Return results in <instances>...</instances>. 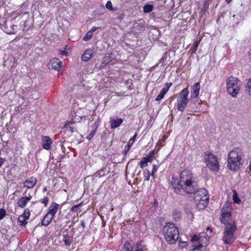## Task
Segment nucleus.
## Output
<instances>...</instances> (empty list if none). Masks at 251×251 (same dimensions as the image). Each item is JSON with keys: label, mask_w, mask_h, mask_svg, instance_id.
Instances as JSON below:
<instances>
[{"label": "nucleus", "mask_w": 251, "mask_h": 251, "mask_svg": "<svg viewBox=\"0 0 251 251\" xmlns=\"http://www.w3.org/2000/svg\"><path fill=\"white\" fill-rule=\"evenodd\" d=\"M168 91V90L167 89H166V88L164 87L162 88V89L161 90L160 92H161L163 94L165 95V94H166V93Z\"/></svg>", "instance_id": "obj_52"}, {"label": "nucleus", "mask_w": 251, "mask_h": 251, "mask_svg": "<svg viewBox=\"0 0 251 251\" xmlns=\"http://www.w3.org/2000/svg\"><path fill=\"white\" fill-rule=\"evenodd\" d=\"M42 147L46 150H49L50 148V145L52 144V140L49 136H43L42 138Z\"/></svg>", "instance_id": "obj_18"}, {"label": "nucleus", "mask_w": 251, "mask_h": 251, "mask_svg": "<svg viewBox=\"0 0 251 251\" xmlns=\"http://www.w3.org/2000/svg\"><path fill=\"white\" fill-rule=\"evenodd\" d=\"M61 61L56 58H52L48 63L49 69H53L55 70H59L61 67Z\"/></svg>", "instance_id": "obj_15"}, {"label": "nucleus", "mask_w": 251, "mask_h": 251, "mask_svg": "<svg viewBox=\"0 0 251 251\" xmlns=\"http://www.w3.org/2000/svg\"><path fill=\"white\" fill-rule=\"evenodd\" d=\"M203 246H204L203 243H199L198 246H196L195 247H194L191 250V251H201L200 249Z\"/></svg>", "instance_id": "obj_33"}, {"label": "nucleus", "mask_w": 251, "mask_h": 251, "mask_svg": "<svg viewBox=\"0 0 251 251\" xmlns=\"http://www.w3.org/2000/svg\"><path fill=\"white\" fill-rule=\"evenodd\" d=\"M130 147H131V146H130L128 144H127L126 146V147L125 148L124 151L125 155H126L128 151L130 150Z\"/></svg>", "instance_id": "obj_45"}, {"label": "nucleus", "mask_w": 251, "mask_h": 251, "mask_svg": "<svg viewBox=\"0 0 251 251\" xmlns=\"http://www.w3.org/2000/svg\"><path fill=\"white\" fill-rule=\"evenodd\" d=\"M173 111H174L173 110H172V116H173V115H174V114H173ZM175 111V112H176V111Z\"/></svg>", "instance_id": "obj_59"}, {"label": "nucleus", "mask_w": 251, "mask_h": 251, "mask_svg": "<svg viewBox=\"0 0 251 251\" xmlns=\"http://www.w3.org/2000/svg\"><path fill=\"white\" fill-rule=\"evenodd\" d=\"M244 156L243 151L240 148H235L231 150L228 154L227 166L232 171L238 170L242 166L241 162Z\"/></svg>", "instance_id": "obj_1"}, {"label": "nucleus", "mask_w": 251, "mask_h": 251, "mask_svg": "<svg viewBox=\"0 0 251 251\" xmlns=\"http://www.w3.org/2000/svg\"><path fill=\"white\" fill-rule=\"evenodd\" d=\"M193 179L194 177L191 172L189 170H184L180 173L179 179L175 177L174 175H172V185L175 189V187L181 186Z\"/></svg>", "instance_id": "obj_3"}, {"label": "nucleus", "mask_w": 251, "mask_h": 251, "mask_svg": "<svg viewBox=\"0 0 251 251\" xmlns=\"http://www.w3.org/2000/svg\"><path fill=\"white\" fill-rule=\"evenodd\" d=\"M199 189V186L197 182L194 181V178L182 184L177 187H175L174 192L179 194L184 191L188 194H192L195 193Z\"/></svg>", "instance_id": "obj_4"}, {"label": "nucleus", "mask_w": 251, "mask_h": 251, "mask_svg": "<svg viewBox=\"0 0 251 251\" xmlns=\"http://www.w3.org/2000/svg\"><path fill=\"white\" fill-rule=\"evenodd\" d=\"M188 88H185L181 90L177 98V108L178 110L184 109L189 101L188 96L189 94Z\"/></svg>", "instance_id": "obj_7"}, {"label": "nucleus", "mask_w": 251, "mask_h": 251, "mask_svg": "<svg viewBox=\"0 0 251 251\" xmlns=\"http://www.w3.org/2000/svg\"><path fill=\"white\" fill-rule=\"evenodd\" d=\"M93 35V33L90 32V31L87 32L85 36L83 37V40L87 41L91 39Z\"/></svg>", "instance_id": "obj_35"}, {"label": "nucleus", "mask_w": 251, "mask_h": 251, "mask_svg": "<svg viewBox=\"0 0 251 251\" xmlns=\"http://www.w3.org/2000/svg\"><path fill=\"white\" fill-rule=\"evenodd\" d=\"M114 55L113 53L106 54L103 58V63L108 64L114 59Z\"/></svg>", "instance_id": "obj_23"}, {"label": "nucleus", "mask_w": 251, "mask_h": 251, "mask_svg": "<svg viewBox=\"0 0 251 251\" xmlns=\"http://www.w3.org/2000/svg\"><path fill=\"white\" fill-rule=\"evenodd\" d=\"M241 82L235 77H229L226 80L227 91L228 93L234 97L240 91Z\"/></svg>", "instance_id": "obj_5"}, {"label": "nucleus", "mask_w": 251, "mask_h": 251, "mask_svg": "<svg viewBox=\"0 0 251 251\" xmlns=\"http://www.w3.org/2000/svg\"><path fill=\"white\" fill-rule=\"evenodd\" d=\"M206 230H207V231H209L210 233L212 232V229L210 227H207V228H206Z\"/></svg>", "instance_id": "obj_56"}, {"label": "nucleus", "mask_w": 251, "mask_h": 251, "mask_svg": "<svg viewBox=\"0 0 251 251\" xmlns=\"http://www.w3.org/2000/svg\"><path fill=\"white\" fill-rule=\"evenodd\" d=\"M37 182V179L33 176L27 178L24 182V186L28 189L32 188Z\"/></svg>", "instance_id": "obj_17"}, {"label": "nucleus", "mask_w": 251, "mask_h": 251, "mask_svg": "<svg viewBox=\"0 0 251 251\" xmlns=\"http://www.w3.org/2000/svg\"><path fill=\"white\" fill-rule=\"evenodd\" d=\"M250 171L251 172V164L250 165Z\"/></svg>", "instance_id": "obj_60"}, {"label": "nucleus", "mask_w": 251, "mask_h": 251, "mask_svg": "<svg viewBox=\"0 0 251 251\" xmlns=\"http://www.w3.org/2000/svg\"><path fill=\"white\" fill-rule=\"evenodd\" d=\"M246 87L248 93L251 95V77L249 79Z\"/></svg>", "instance_id": "obj_31"}, {"label": "nucleus", "mask_w": 251, "mask_h": 251, "mask_svg": "<svg viewBox=\"0 0 251 251\" xmlns=\"http://www.w3.org/2000/svg\"><path fill=\"white\" fill-rule=\"evenodd\" d=\"M109 123L112 129H115L119 127L123 122V119L118 118L114 116H111L109 118Z\"/></svg>", "instance_id": "obj_14"}, {"label": "nucleus", "mask_w": 251, "mask_h": 251, "mask_svg": "<svg viewBox=\"0 0 251 251\" xmlns=\"http://www.w3.org/2000/svg\"><path fill=\"white\" fill-rule=\"evenodd\" d=\"M58 206L59 205L56 203H52L50 206L49 211L47 213L50 215L52 217H53L58 210Z\"/></svg>", "instance_id": "obj_20"}, {"label": "nucleus", "mask_w": 251, "mask_h": 251, "mask_svg": "<svg viewBox=\"0 0 251 251\" xmlns=\"http://www.w3.org/2000/svg\"><path fill=\"white\" fill-rule=\"evenodd\" d=\"M63 241L65 245L69 246L72 243V238L68 234L63 235Z\"/></svg>", "instance_id": "obj_24"}, {"label": "nucleus", "mask_w": 251, "mask_h": 251, "mask_svg": "<svg viewBox=\"0 0 251 251\" xmlns=\"http://www.w3.org/2000/svg\"><path fill=\"white\" fill-rule=\"evenodd\" d=\"M237 225H236L234 220H230L228 223L225 225L224 232L235 234V232L237 230Z\"/></svg>", "instance_id": "obj_12"}, {"label": "nucleus", "mask_w": 251, "mask_h": 251, "mask_svg": "<svg viewBox=\"0 0 251 251\" xmlns=\"http://www.w3.org/2000/svg\"><path fill=\"white\" fill-rule=\"evenodd\" d=\"M233 197V200L235 202L239 203V202H241V200L238 198L236 193L234 194Z\"/></svg>", "instance_id": "obj_40"}, {"label": "nucleus", "mask_w": 251, "mask_h": 251, "mask_svg": "<svg viewBox=\"0 0 251 251\" xmlns=\"http://www.w3.org/2000/svg\"><path fill=\"white\" fill-rule=\"evenodd\" d=\"M200 82L195 83L192 86V90L191 92V99H197L199 94L200 90Z\"/></svg>", "instance_id": "obj_16"}, {"label": "nucleus", "mask_w": 251, "mask_h": 251, "mask_svg": "<svg viewBox=\"0 0 251 251\" xmlns=\"http://www.w3.org/2000/svg\"><path fill=\"white\" fill-rule=\"evenodd\" d=\"M144 177H145V179L146 180H149L150 179V173L149 171H148L147 174L145 175Z\"/></svg>", "instance_id": "obj_48"}, {"label": "nucleus", "mask_w": 251, "mask_h": 251, "mask_svg": "<svg viewBox=\"0 0 251 251\" xmlns=\"http://www.w3.org/2000/svg\"><path fill=\"white\" fill-rule=\"evenodd\" d=\"M105 170V168H102L101 170L98 171L97 174H98V175H99L100 176H103L105 175V174H104Z\"/></svg>", "instance_id": "obj_41"}, {"label": "nucleus", "mask_w": 251, "mask_h": 251, "mask_svg": "<svg viewBox=\"0 0 251 251\" xmlns=\"http://www.w3.org/2000/svg\"><path fill=\"white\" fill-rule=\"evenodd\" d=\"M100 118L99 117L98 118V119L94 122V123L93 124V125L91 126V128L92 129H94L95 130H97L98 129L99 125H100Z\"/></svg>", "instance_id": "obj_29"}, {"label": "nucleus", "mask_w": 251, "mask_h": 251, "mask_svg": "<svg viewBox=\"0 0 251 251\" xmlns=\"http://www.w3.org/2000/svg\"><path fill=\"white\" fill-rule=\"evenodd\" d=\"M61 54L67 55L68 54V52L67 51H65V50H61Z\"/></svg>", "instance_id": "obj_54"}, {"label": "nucleus", "mask_w": 251, "mask_h": 251, "mask_svg": "<svg viewBox=\"0 0 251 251\" xmlns=\"http://www.w3.org/2000/svg\"><path fill=\"white\" fill-rule=\"evenodd\" d=\"M235 17L236 16L235 15H233L232 16V19H231V20L232 21H234L233 22V24H235V25H237L239 23V20L238 19H237L236 20H235Z\"/></svg>", "instance_id": "obj_47"}, {"label": "nucleus", "mask_w": 251, "mask_h": 251, "mask_svg": "<svg viewBox=\"0 0 251 251\" xmlns=\"http://www.w3.org/2000/svg\"><path fill=\"white\" fill-rule=\"evenodd\" d=\"M220 215V221L222 224L226 225L230 220H233L231 218V212L226 211L224 208L222 209Z\"/></svg>", "instance_id": "obj_9"}, {"label": "nucleus", "mask_w": 251, "mask_h": 251, "mask_svg": "<svg viewBox=\"0 0 251 251\" xmlns=\"http://www.w3.org/2000/svg\"><path fill=\"white\" fill-rule=\"evenodd\" d=\"M172 85V83H167L165 84V88H166V89L169 90V88H170V87Z\"/></svg>", "instance_id": "obj_50"}, {"label": "nucleus", "mask_w": 251, "mask_h": 251, "mask_svg": "<svg viewBox=\"0 0 251 251\" xmlns=\"http://www.w3.org/2000/svg\"><path fill=\"white\" fill-rule=\"evenodd\" d=\"M98 28H99V27H98L93 26L92 27V28L91 29V30H89V31H90V32L93 33L96 29H97Z\"/></svg>", "instance_id": "obj_51"}, {"label": "nucleus", "mask_w": 251, "mask_h": 251, "mask_svg": "<svg viewBox=\"0 0 251 251\" xmlns=\"http://www.w3.org/2000/svg\"><path fill=\"white\" fill-rule=\"evenodd\" d=\"M206 164L209 170L213 172H218L219 164L217 158L211 152H206L204 157Z\"/></svg>", "instance_id": "obj_6"}, {"label": "nucleus", "mask_w": 251, "mask_h": 251, "mask_svg": "<svg viewBox=\"0 0 251 251\" xmlns=\"http://www.w3.org/2000/svg\"><path fill=\"white\" fill-rule=\"evenodd\" d=\"M164 94H163V93H162L161 92H160L158 95V96L156 97V99H155V100L156 101H159L160 100H161V99H162L164 97Z\"/></svg>", "instance_id": "obj_43"}, {"label": "nucleus", "mask_w": 251, "mask_h": 251, "mask_svg": "<svg viewBox=\"0 0 251 251\" xmlns=\"http://www.w3.org/2000/svg\"><path fill=\"white\" fill-rule=\"evenodd\" d=\"M81 205V203H79L78 204H77V205H74L73 206L72 208H71V210L73 211H77V209Z\"/></svg>", "instance_id": "obj_46"}, {"label": "nucleus", "mask_w": 251, "mask_h": 251, "mask_svg": "<svg viewBox=\"0 0 251 251\" xmlns=\"http://www.w3.org/2000/svg\"><path fill=\"white\" fill-rule=\"evenodd\" d=\"M158 111H156V114H158Z\"/></svg>", "instance_id": "obj_61"}, {"label": "nucleus", "mask_w": 251, "mask_h": 251, "mask_svg": "<svg viewBox=\"0 0 251 251\" xmlns=\"http://www.w3.org/2000/svg\"><path fill=\"white\" fill-rule=\"evenodd\" d=\"M194 194L196 201H203L202 204L204 207L207 205L209 197L208 196V192L205 189H199L197 192L194 193Z\"/></svg>", "instance_id": "obj_8"}, {"label": "nucleus", "mask_w": 251, "mask_h": 251, "mask_svg": "<svg viewBox=\"0 0 251 251\" xmlns=\"http://www.w3.org/2000/svg\"><path fill=\"white\" fill-rule=\"evenodd\" d=\"M156 171V166L155 165H153V169L152 171L151 175H153L154 173Z\"/></svg>", "instance_id": "obj_53"}, {"label": "nucleus", "mask_w": 251, "mask_h": 251, "mask_svg": "<svg viewBox=\"0 0 251 251\" xmlns=\"http://www.w3.org/2000/svg\"><path fill=\"white\" fill-rule=\"evenodd\" d=\"M43 192H45L46 191H47V188L46 187H45L44 188H43Z\"/></svg>", "instance_id": "obj_58"}, {"label": "nucleus", "mask_w": 251, "mask_h": 251, "mask_svg": "<svg viewBox=\"0 0 251 251\" xmlns=\"http://www.w3.org/2000/svg\"><path fill=\"white\" fill-rule=\"evenodd\" d=\"M32 197L29 196L23 197L20 198L17 201L18 205L21 208H24L27 203V202L30 201Z\"/></svg>", "instance_id": "obj_19"}, {"label": "nucleus", "mask_w": 251, "mask_h": 251, "mask_svg": "<svg viewBox=\"0 0 251 251\" xmlns=\"http://www.w3.org/2000/svg\"><path fill=\"white\" fill-rule=\"evenodd\" d=\"M93 50L91 49L87 50L81 56L82 60L84 62L89 61L92 57Z\"/></svg>", "instance_id": "obj_21"}, {"label": "nucleus", "mask_w": 251, "mask_h": 251, "mask_svg": "<svg viewBox=\"0 0 251 251\" xmlns=\"http://www.w3.org/2000/svg\"><path fill=\"white\" fill-rule=\"evenodd\" d=\"M52 218L53 217L47 213L42 221V225L46 226H48L50 224Z\"/></svg>", "instance_id": "obj_22"}, {"label": "nucleus", "mask_w": 251, "mask_h": 251, "mask_svg": "<svg viewBox=\"0 0 251 251\" xmlns=\"http://www.w3.org/2000/svg\"><path fill=\"white\" fill-rule=\"evenodd\" d=\"M105 7L107 9H108L111 11H113V7H112V2H111V1L108 0L107 2V3L105 5Z\"/></svg>", "instance_id": "obj_38"}, {"label": "nucleus", "mask_w": 251, "mask_h": 251, "mask_svg": "<svg viewBox=\"0 0 251 251\" xmlns=\"http://www.w3.org/2000/svg\"><path fill=\"white\" fill-rule=\"evenodd\" d=\"M179 245L182 247V248H184V247H186V246H188V244H187V242H180V244Z\"/></svg>", "instance_id": "obj_49"}, {"label": "nucleus", "mask_w": 251, "mask_h": 251, "mask_svg": "<svg viewBox=\"0 0 251 251\" xmlns=\"http://www.w3.org/2000/svg\"><path fill=\"white\" fill-rule=\"evenodd\" d=\"M130 251H144L143 249V246L140 243H137L136 244L133 245Z\"/></svg>", "instance_id": "obj_25"}, {"label": "nucleus", "mask_w": 251, "mask_h": 251, "mask_svg": "<svg viewBox=\"0 0 251 251\" xmlns=\"http://www.w3.org/2000/svg\"><path fill=\"white\" fill-rule=\"evenodd\" d=\"M153 9V5L151 4L145 5L143 7L144 13H147L151 12Z\"/></svg>", "instance_id": "obj_28"}, {"label": "nucleus", "mask_w": 251, "mask_h": 251, "mask_svg": "<svg viewBox=\"0 0 251 251\" xmlns=\"http://www.w3.org/2000/svg\"><path fill=\"white\" fill-rule=\"evenodd\" d=\"M137 135V133H135L134 136L129 140L128 144L130 146H132L133 143H134V141L135 140V139L136 138V136Z\"/></svg>", "instance_id": "obj_37"}, {"label": "nucleus", "mask_w": 251, "mask_h": 251, "mask_svg": "<svg viewBox=\"0 0 251 251\" xmlns=\"http://www.w3.org/2000/svg\"><path fill=\"white\" fill-rule=\"evenodd\" d=\"M49 199L48 197H45L43 200H41V203L45 204L46 206L49 202Z\"/></svg>", "instance_id": "obj_42"}, {"label": "nucleus", "mask_w": 251, "mask_h": 251, "mask_svg": "<svg viewBox=\"0 0 251 251\" xmlns=\"http://www.w3.org/2000/svg\"><path fill=\"white\" fill-rule=\"evenodd\" d=\"M30 210L27 208L25 210L24 212L21 216H23V217L28 219L30 216Z\"/></svg>", "instance_id": "obj_32"}, {"label": "nucleus", "mask_w": 251, "mask_h": 251, "mask_svg": "<svg viewBox=\"0 0 251 251\" xmlns=\"http://www.w3.org/2000/svg\"><path fill=\"white\" fill-rule=\"evenodd\" d=\"M26 220L27 219L23 217V216H20L18 219V222L21 226H25L27 224Z\"/></svg>", "instance_id": "obj_26"}, {"label": "nucleus", "mask_w": 251, "mask_h": 251, "mask_svg": "<svg viewBox=\"0 0 251 251\" xmlns=\"http://www.w3.org/2000/svg\"><path fill=\"white\" fill-rule=\"evenodd\" d=\"M232 0H226V2L228 4Z\"/></svg>", "instance_id": "obj_57"}, {"label": "nucleus", "mask_w": 251, "mask_h": 251, "mask_svg": "<svg viewBox=\"0 0 251 251\" xmlns=\"http://www.w3.org/2000/svg\"><path fill=\"white\" fill-rule=\"evenodd\" d=\"M236 239L235 234L232 233L225 232L223 233L222 240L225 244H230L234 242Z\"/></svg>", "instance_id": "obj_11"}, {"label": "nucleus", "mask_w": 251, "mask_h": 251, "mask_svg": "<svg viewBox=\"0 0 251 251\" xmlns=\"http://www.w3.org/2000/svg\"><path fill=\"white\" fill-rule=\"evenodd\" d=\"M70 117L73 123H79L81 121L82 118H84L78 111H71L70 113Z\"/></svg>", "instance_id": "obj_13"}, {"label": "nucleus", "mask_w": 251, "mask_h": 251, "mask_svg": "<svg viewBox=\"0 0 251 251\" xmlns=\"http://www.w3.org/2000/svg\"><path fill=\"white\" fill-rule=\"evenodd\" d=\"M199 44V42H198V41L195 42L193 46L190 49V51H191L192 53H195L196 52V51L197 50V48L198 47Z\"/></svg>", "instance_id": "obj_34"}, {"label": "nucleus", "mask_w": 251, "mask_h": 251, "mask_svg": "<svg viewBox=\"0 0 251 251\" xmlns=\"http://www.w3.org/2000/svg\"><path fill=\"white\" fill-rule=\"evenodd\" d=\"M162 231L168 244H173L177 241L179 238L178 229L173 223H167L163 226Z\"/></svg>", "instance_id": "obj_2"}, {"label": "nucleus", "mask_w": 251, "mask_h": 251, "mask_svg": "<svg viewBox=\"0 0 251 251\" xmlns=\"http://www.w3.org/2000/svg\"><path fill=\"white\" fill-rule=\"evenodd\" d=\"M81 225L84 228L85 226V222L84 221H81Z\"/></svg>", "instance_id": "obj_55"}, {"label": "nucleus", "mask_w": 251, "mask_h": 251, "mask_svg": "<svg viewBox=\"0 0 251 251\" xmlns=\"http://www.w3.org/2000/svg\"><path fill=\"white\" fill-rule=\"evenodd\" d=\"M73 124V122H72V121H70V122H68V123H66V124H65V125H64V127H65V128H69H69H70V130H71L72 132H73L74 131H73V128L70 126V125L71 124Z\"/></svg>", "instance_id": "obj_44"}, {"label": "nucleus", "mask_w": 251, "mask_h": 251, "mask_svg": "<svg viewBox=\"0 0 251 251\" xmlns=\"http://www.w3.org/2000/svg\"><path fill=\"white\" fill-rule=\"evenodd\" d=\"M96 131L97 130L92 129V130L91 131L90 134L87 135V136L86 137V138L87 139H88L89 140H91L95 135Z\"/></svg>", "instance_id": "obj_36"}, {"label": "nucleus", "mask_w": 251, "mask_h": 251, "mask_svg": "<svg viewBox=\"0 0 251 251\" xmlns=\"http://www.w3.org/2000/svg\"><path fill=\"white\" fill-rule=\"evenodd\" d=\"M132 246H131L130 243L126 241L124 245V249L125 251H130Z\"/></svg>", "instance_id": "obj_30"}, {"label": "nucleus", "mask_w": 251, "mask_h": 251, "mask_svg": "<svg viewBox=\"0 0 251 251\" xmlns=\"http://www.w3.org/2000/svg\"><path fill=\"white\" fill-rule=\"evenodd\" d=\"M191 241L192 242L198 241H199V244L203 242L204 246H206L207 244L208 239V237H206L205 233L202 232L201 233L199 236H198L196 234L193 235L192 237Z\"/></svg>", "instance_id": "obj_10"}, {"label": "nucleus", "mask_w": 251, "mask_h": 251, "mask_svg": "<svg viewBox=\"0 0 251 251\" xmlns=\"http://www.w3.org/2000/svg\"><path fill=\"white\" fill-rule=\"evenodd\" d=\"M149 158L144 157L140 162V167L141 168L143 169L144 167L148 165V162L149 161Z\"/></svg>", "instance_id": "obj_27"}, {"label": "nucleus", "mask_w": 251, "mask_h": 251, "mask_svg": "<svg viewBox=\"0 0 251 251\" xmlns=\"http://www.w3.org/2000/svg\"><path fill=\"white\" fill-rule=\"evenodd\" d=\"M6 211L4 209H0V220L2 219L6 215Z\"/></svg>", "instance_id": "obj_39"}]
</instances>
